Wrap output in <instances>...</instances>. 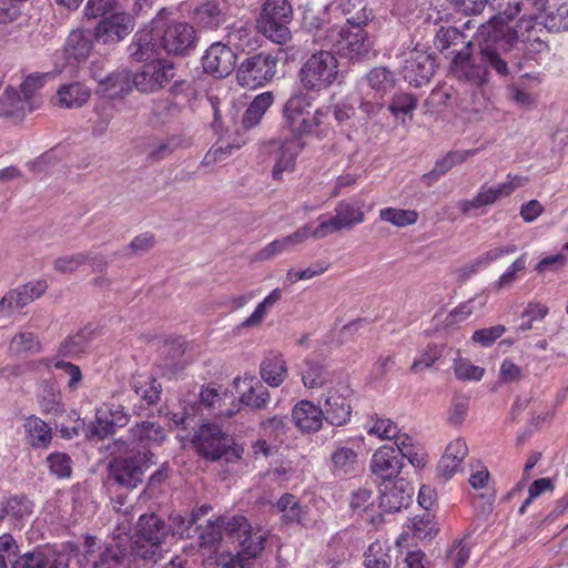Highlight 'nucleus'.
<instances>
[{"label":"nucleus","mask_w":568,"mask_h":568,"mask_svg":"<svg viewBox=\"0 0 568 568\" xmlns=\"http://www.w3.org/2000/svg\"><path fill=\"white\" fill-rule=\"evenodd\" d=\"M528 6L544 8L545 0L508 1L503 11L491 17L487 24L479 27L478 51H474L469 41L454 55L450 64L453 74L473 85H480L487 81L488 69L495 70L501 77L511 71H520L524 64L519 52L524 43L518 41V31L510 22Z\"/></svg>","instance_id":"nucleus-1"},{"label":"nucleus","mask_w":568,"mask_h":568,"mask_svg":"<svg viewBox=\"0 0 568 568\" xmlns=\"http://www.w3.org/2000/svg\"><path fill=\"white\" fill-rule=\"evenodd\" d=\"M172 14L168 8H162L152 19L161 49L168 54L186 55L193 51L197 43V36L194 27L185 21L173 20L165 22Z\"/></svg>","instance_id":"nucleus-2"},{"label":"nucleus","mask_w":568,"mask_h":568,"mask_svg":"<svg viewBox=\"0 0 568 568\" xmlns=\"http://www.w3.org/2000/svg\"><path fill=\"white\" fill-rule=\"evenodd\" d=\"M338 61L327 50L312 53L302 64L298 79L306 92L320 93L328 89L338 77Z\"/></svg>","instance_id":"nucleus-3"},{"label":"nucleus","mask_w":568,"mask_h":568,"mask_svg":"<svg viewBox=\"0 0 568 568\" xmlns=\"http://www.w3.org/2000/svg\"><path fill=\"white\" fill-rule=\"evenodd\" d=\"M365 26H334L327 31L326 44L337 49L342 57L349 60L368 58L373 48Z\"/></svg>","instance_id":"nucleus-4"},{"label":"nucleus","mask_w":568,"mask_h":568,"mask_svg":"<svg viewBox=\"0 0 568 568\" xmlns=\"http://www.w3.org/2000/svg\"><path fill=\"white\" fill-rule=\"evenodd\" d=\"M292 17L293 9L287 0H265L258 27L266 38L282 44L291 39L287 24Z\"/></svg>","instance_id":"nucleus-5"},{"label":"nucleus","mask_w":568,"mask_h":568,"mask_svg":"<svg viewBox=\"0 0 568 568\" xmlns=\"http://www.w3.org/2000/svg\"><path fill=\"white\" fill-rule=\"evenodd\" d=\"M277 58L271 53L260 52L244 59L236 70V80L243 88L263 87L276 74Z\"/></svg>","instance_id":"nucleus-6"},{"label":"nucleus","mask_w":568,"mask_h":568,"mask_svg":"<svg viewBox=\"0 0 568 568\" xmlns=\"http://www.w3.org/2000/svg\"><path fill=\"white\" fill-rule=\"evenodd\" d=\"M365 221L364 202L357 199L341 200L329 217L322 214L316 219L325 236L341 231H349Z\"/></svg>","instance_id":"nucleus-7"},{"label":"nucleus","mask_w":568,"mask_h":568,"mask_svg":"<svg viewBox=\"0 0 568 568\" xmlns=\"http://www.w3.org/2000/svg\"><path fill=\"white\" fill-rule=\"evenodd\" d=\"M224 531L251 557H257L264 550L267 534L262 528H253L244 516L236 515L225 521Z\"/></svg>","instance_id":"nucleus-8"},{"label":"nucleus","mask_w":568,"mask_h":568,"mask_svg":"<svg viewBox=\"0 0 568 568\" xmlns=\"http://www.w3.org/2000/svg\"><path fill=\"white\" fill-rule=\"evenodd\" d=\"M191 442L202 457L213 462L227 454L234 443L220 426L210 423L201 425Z\"/></svg>","instance_id":"nucleus-9"},{"label":"nucleus","mask_w":568,"mask_h":568,"mask_svg":"<svg viewBox=\"0 0 568 568\" xmlns=\"http://www.w3.org/2000/svg\"><path fill=\"white\" fill-rule=\"evenodd\" d=\"M352 390L346 382L339 381L323 395L322 412L325 420L334 426H343L352 415L349 396Z\"/></svg>","instance_id":"nucleus-10"},{"label":"nucleus","mask_w":568,"mask_h":568,"mask_svg":"<svg viewBox=\"0 0 568 568\" xmlns=\"http://www.w3.org/2000/svg\"><path fill=\"white\" fill-rule=\"evenodd\" d=\"M83 557L91 568H128L129 558L118 547L101 544L94 536H85Z\"/></svg>","instance_id":"nucleus-11"},{"label":"nucleus","mask_w":568,"mask_h":568,"mask_svg":"<svg viewBox=\"0 0 568 568\" xmlns=\"http://www.w3.org/2000/svg\"><path fill=\"white\" fill-rule=\"evenodd\" d=\"M175 77V65L168 59H158L135 72V89L151 93L163 89Z\"/></svg>","instance_id":"nucleus-12"},{"label":"nucleus","mask_w":568,"mask_h":568,"mask_svg":"<svg viewBox=\"0 0 568 568\" xmlns=\"http://www.w3.org/2000/svg\"><path fill=\"white\" fill-rule=\"evenodd\" d=\"M70 554L57 547H37L18 556L12 561V568H69Z\"/></svg>","instance_id":"nucleus-13"},{"label":"nucleus","mask_w":568,"mask_h":568,"mask_svg":"<svg viewBox=\"0 0 568 568\" xmlns=\"http://www.w3.org/2000/svg\"><path fill=\"white\" fill-rule=\"evenodd\" d=\"M44 281L28 282L10 290L0 300V316L10 317L39 298L47 290Z\"/></svg>","instance_id":"nucleus-14"},{"label":"nucleus","mask_w":568,"mask_h":568,"mask_svg":"<svg viewBox=\"0 0 568 568\" xmlns=\"http://www.w3.org/2000/svg\"><path fill=\"white\" fill-rule=\"evenodd\" d=\"M236 58L235 52L229 45L214 42L202 55L203 71L216 79L226 78L233 72Z\"/></svg>","instance_id":"nucleus-15"},{"label":"nucleus","mask_w":568,"mask_h":568,"mask_svg":"<svg viewBox=\"0 0 568 568\" xmlns=\"http://www.w3.org/2000/svg\"><path fill=\"white\" fill-rule=\"evenodd\" d=\"M134 19L126 12H115L102 18L94 28L98 42L103 44L118 43L134 29Z\"/></svg>","instance_id":"nucleus-16"},{"label":"nucleus","mask_w":568,"mask_h":568,"mask_svg":"<svg viewBox=\"0 0 568 568\" xmlns=\"http://www.w3.org/2000/svg\"><path fill=\"white\" fill-rule=\"evenodd\" d=\"M534 20L542 24L550 32H561L568 30V3H561L560 6L549 4L544 12L535 17H526L524 14L519 18L514 27L518 34L521 30L530 31L534 28ZM513 23V21L510 22Z\"/></svg>","instance_id":"nucleus-17"},{"label":"nucleus","mask_w":568,"mask_h":568,"mask_svg":"<svg viewBox=\"0 0 568 568\" xmlns=\"http://www.w3.org/2000/svg\"><path fill=\"white\" fill-rule=\"evenodd\" d=\"M312 102L305 93L293 94L284 105V120L294 136L301 138L310 134V120Z\"/></svg>","instance_id":"nucleus-18"},{"label":"nucleus","mask_w":568,"mask_h":568,"mask_svg":"<svg viewBox=\"0 0 568 568\" xmlns=\"http://www.w3.org/2000/svg\"><path fill=\"white\" fill-rule=\"evenodd\" d=\"M434 71V58L425 51L414 50L405 59L402 73L410 85L419 88L429 82Z\"/></svg>","instance_id":"nucleus-19"},{"label":"nucleus","mask_w":568,"mask_h":568,"mask_svg":"<svg viewBox=\"0 0 568 568\" xmlns=\"http://www.w3.org/2000/svg\"><path fill=\"white\" fill-rule=\"evenodd\" d=\"M369 468L382 480H390L400 474L403 463L394 446L384 445L373 454Z\"/></svg>","instance_id":"nucleus-20"},{"label":"nucleus","mask_w":568,"mask_h":568,"mask_svg":"<svg viewBox=\"0 0 568 568\" xmlns=\"http://www.w3.org/2000/svg\"><path fill=\"white\" fill-rule=\"evenodd\" d=\"M282 524L305 526L308 520L310 508L291 493L283 494L274 505Z\"/></svg>","instance_id":"nucleus-21"},{"label":"nucleus","mask_w":568,"mask_h":568,"mask_svg":"<svg viewBox=\"0 0 568 568\" xmlns=\"http://www.w3.org/2000/svg\"><path fill=\"white\" fill-rule=\"evenodd\" d=\"M292 418L295 426L303 433H316L323 425V412L321 406L303 399L292 409Z\"/></svg>","instance_id":"nucleus-22"},{"label":"nucleus","mask_w":568,"mask_h":568,"mask_svg":"<svg viewBox=\"0 0 568 568\" xmlns=\"http://www.w3.org/2000/svg\"><path fill=\"white\" fill-rule=\"evenodd\" d=\"M37 109V104L21 97L20 93L11 87H8L0 98V115L9 118L14 122L24 119L27 112Z\"/></svg>","instance_id":"nucleus-23"},{"label":"nucleus","mask_w":568,"mask_h":568,"mask_svg":"<svg viewBox=\"0 0 568 568\" xmlns=\"http://www.w3.org/2000/svg\"><path fill=\"white\" fill-rule=\"evenodd\" d=\"M110 473L114 480L125 487L134 488L143 479V467L136 458H115L110 464Z\"/></svg>","instance_id":"nucleus-24"},{"label":"nucleus","mask_w":568,"mask_h":568,"mask_svg":"<svg viewBox=\"0 0 568 568\" xmlns=\"http://www.w3.org/2000/svg\"><path fill=\"white\" fill-rule=\"evenodd\" d=\"M160 49V41L154 31V26H152L151 30H140L134 34L128 47V52L133 60L142 62L153 59Z\"/></svg>","instance_id":"nucleus-25"},{"label":"nucleus","mask_w":568,"mask_h":568,"mask_svg":"<svg viewBox=\"0 0 568 568\" xmlns=\"http://www.w3.org/2000/svg\"><path fill=\"white\" fill-rule=\"evenodd\" d=\"M468 455V447L463 438L452 440L439 459L437 465L438 475L444 479H449L456 474L463 460Z\"/></svg>","instance_id":"nucleus-26"},{"label":"nucleus","mask_w":568,"mask_h":568,"mask_svg":"<svg viewBox=\"0 0 568 568\" xmlns=\"http://www.w3.org/2000/svg\"><path fill=\"white\" fill-rule=\"evenodd\" d=\"M94 40V31L83 29L73 30L70 32L64 43L67 58L73 59L77 62L85 61L93 50Z\"/></svg>","instance_id":"nucleus-27"},{"label":"nucleus","mask_w":568,"mask_h":568,"mask_svg":"<svg viewBox=\"0 0 568 568\" xmlns=\"http://www.w3.org/2000/svg\"><path fill=\"white\" fill-rule=\"evenodd\" d=\"M91 90L80 82L65 83L59 87L52 102L63 109H77L85 104Z\"/></svg>","instance_id":"nucleus-28"},{"label":"nucleus","mask_w":568,"mask_h":568,"mask_svg":"<svg viewBox=\"0 0 568 568\" xmlns=\"http://www.w3.org/2000/svg\"><path fill=\"white\" fill-rule=\"evenodd\" d=\"M97 81L111 99L120 98L135 88V72L121 69L104 78H97Z\"/></svg>","instance_id":"nucleus-29"},{"label":"nucleus","mask_w":568,"mask_h":568,"mask_svg":"<svg viewBox=\"0 0 568 568\" xmlns=\"http://www.w3.org/2000/svg\"><path fill=\"white\" fill-rule=\"evenodd\" d=\"M303 149L304 142L298 136H292L282 143L272 173L275 180H281L283 172L294 170L296 158Z\"/></svg>","instance_id":"nucleus-30"},{"label":"nucleus","mask_w":568,"mask_h":568,"mask_svg":"<svg viewBox=\"0 0 568 568\" xmlns=\"http://www.w3.org/2000/svg\"><path fill=\"white\" fill-rule=\"evenodd\" d=\"M129 433L131 444H138L144 447L161 445L166 438L164 428L160 424L149 420L135 424L130 428Z\"/></svg>","instance_id":"nucleus-31"},{"label":"nucleus","mask_w":568,"mask_h":568,"mask_svg":"<svg viewBox=\"0 0 568 568\" xmlns=\"http://www.w3.org/2000/svg\"><path fill=\"white\" fill-rule=\"evenodd\" d=\"M32 514V503L26 496H11L0 504V519L9 521L18 527Z\"/></svg>","instance_id":"nucleus-32"},{"label":"nucleus","mask_w":568,"mask_h":568,"mask_svg":"<svg viewBox=\"0 0 568 568\" xmlns=\"http://www.w3.org/2000/svg\"><path fill=\"white\" fill-rule=\"evenodd\" d=\"M169 534V526L155 514H144L138 520L135 537L163 544Z\"/></svg>","instance_id":"nucleus-33"},{"label":"nucleus","mask_w":568,"mask_h":568,"mask_svg":"<svg viewBox=\"0 0 568 568\" xmlns=\"http://www.w3.org/2000/svg\"><path fill=\"white\" fill-rule=\"evenodd\" d=\"M337 7L346 17L344 26H367L374 18L367 0H337Z\"/></svg>","instance_id":"nucleus-34"},{"label":"nucleus","mask_w":568,"mask_h":568,"mask_svg":"<svg viewBox=\"0 0 568 568\" xmlns=\"http://www.w3.org/2000/svg\"><path fill=\"white\" fill-rule=\"evenodd\" d=\"M262 379L271 387H278L287 377V365L281 354L271 353L261 363Z\"/></svg>","instance_id":"nucleus-35"},{"label":"nucleus","mask_w":568,"mask_h":568,"mask_svg":"<svg viewBox=\"0 0 568 568\" xmlns=\"http://www.w3.org/2000/svg\"><path fill=\"white\" fill-rule=\"evenodd\" d=\"M23 428L27 442L33 448L45 449L52 440L51 427L41 418L32 415L26 418Z\"/></svg>","instance_id":"nucleus-36"},{"label":"nucleus","mask_w":568,"mask_h":568,"mask_svg":"<svg viewBox=\"0 0 568 568\" xmlns=\"http://www.w3.org/2000/svg\"><path fill=\"white\" fill-rule=\"evenodd\" d=\"M194 20L203 29L215 30L226 20L225 12L216 1H206L194 9Z\"/></svg>","instance_id":"nucleus-37"},{"label":"nucleus","mask_w":568,"mask_h":568,"mask_svg":"<svg viewBox=\"0 0 568 568\" xmlns=\"http://www.w3.org/2000/svg\"><path fill=\"white\" fill-rule=\"evenodd\" d=\"M398 456L406 458L416 468H423L427 463V454L420 444L407 434H399L395 439Z\"/></svg>","instance_id":"nucleus-38"},{"label":"nucleus","mask_w":568,"mask_h":568,"mask_svg":"<svg viewBox=\"0 0 568 568\" xmlns=\"http://www.w3.org/2000/svg\"><path fill=\"white\" fill-rule=\"evenodd\" d=\"M503 196H505V194L501 192L499 184L497 186L481 185L473 199L462 200L458 202L457 206L464 215H468L473 210L493 205Z\"/></svg>","instance_id":"nucleus-39"},{"label":"nucleus","mask_w":568,"mask_h":568,"mask_svg":"<svg viewBox=\"0 0 568 568\" xmlns=\"http://www.w3.org/2000/svg\"><path fill=\"white\" fill-rule=\"evenodd\" d=\"M301 376L305 387L320 388L331 379L332 374L321 362L307 357L302 363Z\"/></svg>","instance_id":"nucleus-40"},{"label":"nucleus","mask_w":568,"mask_h":568,"mask_svg":"<svg viewBox=\"0 0 568 568\" xmlns=\"http://www.w3.org/2000/svg\"><path fill=\"white\" fill-rule=\"evenodd\" d=\"M408 485L400 480L392 488L381 495V507L387 513H394L406 507L412 498V489Z\"/></svg>","instance_id":"nucleus-41"},{"label":"nucleus","mask_w":568,"mask_h":568,"mask_svg":"<svg viewBox=\"0 0 568 568\" xmlns=\"http://www.w3.org/2000/svg\"><path fill=\"white\" fill-rule=\"evenodd\" d=\"M131 387L148 405H154L160 400L162 386L154 377L144 375L133 376Z\"/></svg>","instance_id":"nucleus-42"},{"label":"nucleus","mask_w":568,"mask_h":568,"mask_svg":"<svg viewBox=\"0 0 568 568\" xmlns=\"http://www.w3.org/2000/svg\"><path fill=\"white\" fill-rule=\"evenodd\" d=\"M247 381L248 389L241 394V403L255 409H264L271 398L270 392L255 377H244L243 383Z\"/></svg>","instance_id":"nucleus-43"},{"label":"nucleus","mask_w":568,"mask_h":568,"mask_svg":"<svg viewBox=\"0 0 568 568\" xmlns=\"http://www.w3.org/2000/svg\"><path fill=\"white\" fill-rule=\"evenodd\" d=\"M273 101L272 92H263L256 95L243 114L242 123L244 128L251 129L255 126L273 104Z\"/></svg>","instance_id":"nucleus-44"},{"label":"nucleus","mask_w":568,"mask_h":568,"mask_svg":"<svg viewBox=\"0 0 568 568\" xmlns=\"http://www.w3.org/2000/svg\"><path fill=\"white\" fill-rule=\"evenodd\" d=\"M95 329L85 326L77 334L70 336L60 347V353L64 356H75L83 353L95 337Z\"/></svg>","instance_id":"nucleus-45"},{"label":"nucleus","mask_w":568,"mask_h":568,"mask_svg":"<svg viewBox=\"0 0 568 568\" xmlns=\"http://www.w3.org/2000/svg\"><path fill=\"white\" fill-rule=\"evenodd\" d=\"M390 547L376 540L372 542L364 552L365 568H390L392 556L389 554Z\"/></svg>","instance_id":"nucleus-46"},{"label":"nucleus","mask_w":568,"mask_h":568,"mask_svg":"<svg viewBox=\"0 0 568 568\" xmlns=\"http://www.w3.org/2000/svg\"><path fill=\"white\" fill-rule=\"evenodd\" d=\"M366 80L371 89L375 91V95L382 98L392 91L396 84L393 72L383 67L371 70L366 75Z\"/></svg>","instance_id":"nucleus-47"},{"label":"nucleus","mask_w":568,"mask_h":568,"mask_svg":"<svg viewBox=\"0 0 568 568\" xmlns=\"http://www.w3.org/2000/svg\"><path fill=\"white\" fill-rule=\"evenodd\" d=\"M335 475H346L354 470L357 463V453L347 446H338L331 455Z\"/></svg>","instance_id":"nucleus-48"},{"label":"nucleus","mask_w":568,"mask_h":568,"mask_svg":"<svg viewBox=\"0 0 568 568\" xmlns=\"http://www.w3.org/2000/svg\"><path fill=\"white\" fill-rule=\"evenodd\" d=\"M163 544L156 541H143L142 538L134 537L132 546V555L135 559L155 564L163 556Z\"/></svg>","instance_id":"nucleus-49"},{"label":"nucleus","mask_w":568,"mask_h":568,"mask_svg":"<svg viewBox=\"0 0 568 568\" xmlns=\"http://www.w3.org/2000/svg\"><path fill=\"white\" fill-rule=\"evenodd\" d=\"M282 298V290L274 288L261 303L257 304L253 313L242 322V327H253L260 325L268 311Z\"/></svg>","instance_id":"nucleus-50"},{"label":"nucleus","mask_w":568,"mask_h":568,"mask_svg":"<svg viewBox=\"0 0 568 568\" xmlns=\"http://www.w3.org/2000/svg\"><path fill=\"white\" fill-rule=\"evenodd\" d=\"M527 268V254L524 253L518 256L506 271L491 284V288L499 292L505 288H510L518 280L519 273Z\"/></svg>","instance_id":"nucleus-51"},{"label":"nucleus","mask_w":568,"mask_h":568,"mask_svg":"<svg viewBox=\"0 0 568 568\" xmlns=\"http://www.w3.org/2000/svg\"><path fill=\"white\" fill-rule=\"evenodd\" d=\"M379 220L397 227H405L417 222L418 213L415 210L384 207L379 211Z\"/></svg>","instance_id":"nucleus-52"},{"label":"nucleus","mask_w":568,"mask_h":568,"mask_svg":"<svg viewBox=\"0 0 568 568\" xmlns=\"http://www.w3.org/2000/svg\"><path fill=\"white\" fill-rule=\"evenodd\" d=\"M446 346L444 344H428L416 357L410 366V372L418 373L429 368L444 354Z\"/></svg>","instance_id":"nucleus-53"},{"label":"nucleus","mask_w":568,"mask_h":568,"mask_svg":"<svg viewBox=\"0 0 568 568\" xmlns=\"http://www.w3.org/2000/svg\"><path fill=\"white\" fill-rule=\"evenodd\" d=\"M517 251L516 245L494 247L474 260L469 264V273H476L478 270L490 265L491 263L500 260L505 255L514 254Z\"/></svg>","instance_id":"nucleus-54"},{"label":"nucleus","mask_w":568,"mask_h":568,"mask_svg":"<svg viewBox=\"0 0 568 568\" xmlns=\"http://www.w3.org/2000/svg\"><path fill=\"white\" fill-rule=\"evenodd\" d=\"M115 424L111 420L103 407L97 409L95 419L89 425V435L103 439L115 432Z\"/></svg>","instance_id":"nucleus-55"},{"label":"nucleus","mask_w":568,"mask_h":568,"mask_svg":"<svg viewBox=\"0 0 568 568\" xmlns=\"http://www.w3.org/2000/svg\"><path fill=\"white\" fill-rule=\"evenodd\" d=\"M326 236L320 222H317V225H314L313 222L306 223L292 234L286 235V239L292 247H295L310 239L322 240Z\"/></svg>","instance_id":"nucleus-56"},{"label":"nucleus","mask_w":568,"mask_h":568,"mask_svg":"<svg viewBox=\"0 0 568 568\" xmlns=\"http://www.w3.org/2000/svg\"><path fill=\"white\" fill-rule=\"evenodd\" d=\"M326 236L320 222H317V225H314L313 222L306 223L292 234L286 235V239L292 247H295L310 239L322 240Z\"/></svg>","instance_id":"nucleus-57"},{"label":"nucleus","mask_w":568,"mask_h":568,"mask_svg":"<svg viewBox=\"0 0 568 568\" xmlns=\"http://www.w3.org/2000/svg\"><path fill=\"white\" fill-rule=\"evenodd\" d=\"M154 236L151 233H142L135 236L126 246H124L114 255L132 257L149 252L154 246Z\"/></svg>","instance_id":"nucleus-58"},{"label":"nucleus","mask_w":568,"mask_h":568,"mask_svg":"<svg viewBox=\"0 0 568 568\" xmlns=\"http://www.w3.org/2000/svg\"><path fill=\"white\" fill-rule=\"evenodd\" d=\"M371 422L373 424L368 428V434L375 435L381 439H396L400 434L397 425L388 418L376 416L372 417Z\"/></svg>","instance_id":"nucleus-59"},{"label":"nucleus","mask_w":568,"mask_h":568,"mask_svg":"<svg viewBox=\"0 0 568 568\" xmlns=\"http://www.w3.org/2000/svg\"><path fill=\"white\" fill-rule=\"evenodd\" d=\"M436 524L429 513L416 516L412 523V531L417 539H432L437 534Z\"/></svg>","instance_id":"nucleus-60"},{"label":"nucleus","mask_w":568,"mask_h":568,"mask_svg":"<svg viewBox=\"0 0 568 568\" xmlns=\"http://www.w3.org/2000/svg\"><path fill=\"white\" fill-rule=\"evenodd\" d=\"M455 376L460 381L478 382L483 378L485 369L480 366L471 364L466 358H456L454 362Z\"/></svg>","instance_id":"nucleus-61"},{"label":"nucleus","mask_w":568,"mask_h":568,"mask_svg":"<svg viewBox=\"0 0 568 568\" xmlns=\"http://www.w3.org/2000/svg\"><path fill=\"white\" fill-rule=\"evenodd\" d=\"M50 78L49 73H32L24 78L21 83V92L29 101L40 105V101L36 98V93L44 85L47 79Z\"/></svg>","instance_id":"nucleus-62"},{"label":"nucleus","mask_w":568,"mask_h":568,"mask_svg":"<svg viewBox=\"0 0 568 568\" xmlns=\"http://www.w3.org/2000/svg\"><path fill=\"white\" fill-rule=\"evenodd\" d=\"M47 464L51 474L58 478H69L71 476V459L67 454L51 453L47 457Z\"/></svg>","instance_id":"nucleus-63"},{"label":"nucleus","mask_w":568,"mask_h":568,"mask_svg":"<svg viewBox=\"0 0 568 568\" xmlns=\"http://www.w3.org/2000/svg\"><path fill=\"white\" fill-rule=\"evenodd\" d=\"M88 258V252L63 255L54 261V268L60 273H73L84 265Z\"/></svg>","instance_id":"nucleus-64"}]
</instances>
